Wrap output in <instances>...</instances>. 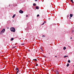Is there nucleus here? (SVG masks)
I'll return each mask as SVG.
<instances>
[{"label":"nucleus","instance_id":"9b49d317","mask_svg":"<svg viewBox=\"0 0 74 74\" xmlns=\"http://www.w3.org/2000/svg\"><path fill=\"white\" fill-rule=\"evenodd\" d=\"M19 70H18L17 71V72L16 73V74H18V72H19Z\"/></svg>","mask_w":74,"mask_h":74},{"label":"nucleus","instance_id":"f257e3e1","mask_svg":"<svg viewBox=\"0 0 74 74\" xmlns=\"http://www.w3.org/2000/svg\"><path fill=\"white\" fill-rule=\"evenodd\" d=\"M10 30L11 32H15V28L14 27H11V28H10Z\"/></svg>","mask_w":74,"mask_h":74},{"label":"nucleus","instance_id":"39448f33","mask_svg":"<svg viewBox=\"0 0 74 74\" xmlns=\"http://www.w3.org/2000/svg\"><path fill=\"white\" fill-rule=\"evenodd\" d=\"M13 40H14V38H12L11 39V41H13Z\"/></svg>","mask_w":74,"mask_h":74},{"label":"nucleus","instance_id":"dca6fc26","mask_svg":"<svg viewBox=\"0 0 74 74\" xmlns=\"http://www.w3.org/2000/svg\"><path fill=\"white\" fill-rule=\"evenodd\" d=\"M37 17H38V16H40V15H39V14H38V15H37Z\"/></svg>","mask_w":74,"mask_h":74},{"label":"nucleus","instance_id":"0eeeda50","mask_svg":"<svg viewBox=\"0 0 74 74\" xmlns=\"http://www.w3.org/2000/svg\"><path fill=\"white\" fill-rule=\"evenodd\" d=\"M70 16L71 18L73 16V14H70Z\"/></svg>","mask_w":74,"mask_h":74},{"label":"nucleus","instance_id":"2f4dec72","mask_svg":"<svg viewBox=\"0 0 74 74\" xmlns=\"http://www.w3.org/2000/svg\"><path fill=\"white\" fill-rule=\"evenodd\" d=\"M36 71H37V70H36Z\"/></svg>","mask_w":74,"mask_h":74},{"label":"nucleus","instance_id":"20e7f679","mask_svg":"<svg viewBox=\"0 0 74 74\" xmlns=\"http://www.w3.org/2000/svg\"><path fill=\"white\" fill-rule=\"evenodd\" d=\"M19 70V69H18V68H16H16L15 70L16 71H18L19 70Z\"/></svg>","mask_w":74,"mask_h":74},{"label":"nucleus","instance_id":"cd10ccee","mask_svg":"<svg viewBox=\"0 0 74 74\" xmlns=\"http://www.w3.org/2000/svg\"><path fill=\"white\" fill-rule=\"evenodd\" d=\"M42 51H43V50L42 49Z\"/></svg>","mask_w":74,"mask_h":74},{"label":"nucleus","instance_id":"c756f323","mask_svg":"<svg viewBox=\"0 0 74 74\" xmlns=\"http://www.w3.org/2000/svg\"><path fill=\"white\" fill-rule=\"evenodd\" d=\"M9 6H10V5H9Z\"/></svg>","mask_w":74,"mask_h":74},{"label":"nucleus","instance_id":"2eb2a0df","mask_svg":"<svg viewBox=\"0 0 74 74\" xmlns=\"http://www.w3.org/2000/svg\"><path fill=\"white\" fill-rule=\"evenodd\" d=\"M33 5L34 6H35V5H36V3H33Z\"/></svg>","mask_w":74,"mask_h":74},{"label":"nucleus","instance_id":"b1692460","mask_svg":"<svg viewBox=\"0 0 74 74\" xmlns=\"http://www.w3.org/2000/svg\"><path fill=\"white\" fill-rule=\"evenodd\" d=\"M35 1H37V0H35Z\"/></svg>","mask_w":74,"mask_h":74},{"label":"nucleus","instance_id":"4468645a","mask_svg":"<svg viewBox=\"0 0 74 74\" xmlns=\"http://www.w3.org/2000/svg\"><path fill=\"white\" fill-rule=\"evenodd\" d=\"M66 47H64V48H63V49H64V50H65V49H66Z\"/></svg>","mask_w":74,"mask_h":74},{"label":"nucleus","instance_id":"ddd939ff","mask_svg":"<svg viewBox=\"0 0 74 74\" xmlns=\"http://www.w3.org/2000/svg\"><path fill=\"white\" fill-rule=\"evenodd\" d=\"M70 60H68V63H70Z\"/></svg>","mask_w":74,"mask_h":74},{"label":"nucleus","instance_id":"f8f14e48","mask_svg":"<svg viewBox=\"0 0 74 74\" xmlns=\"http://www.w3.org/2000/svg\"><path fill=\"white\" fill-rule=\"evenodd\" d=\"M42 37H45V35H43L42 36Z\"/></svg>","mask_w":74,"mask_h":74},{"label":"nucleus","instance_id":"a878e982","mask_svg":"<svg viewBox=\"0 0 74 74\" xmlns=\"http://www.w3.org/2000/svg\"><path fill=\"white\" fill-rule=\"evenodd\" d=\"M72 32H74V30H73L72 31Z\"/></svg>","mask_w":74,"mask_h":74},{"label":"nucleus","instance_id":"bb28decb","mask_svg":"<svg viewBox=\"0 0 74 74\" xmlns=\"http://www.w3.org/2000/svg\"><path fill=\"white\" fill-rule=\"evenodd\" d=\"M55 57H56V58H57V56H55Z\"/></svg>","mask_w":74,"mask_h":74},{"label":"nucleus","instance_id":"5701e85b","mask_svg":"<svg viewBox=\"0 0 74 74\" xmlns=\"http://www.w3.org/2000/svg\"><path fill=\"white\" fill-rule=\"evenodd\" d=\"M15 48V47H14L12 48Z\"/></svg>","mask_w":74,"mask_h":74},{"label":"nucleus","instance_id":"a211bd4d","mask_svg":"<svg viewBox=\"0 0 74 74\" xmlns=\"http://www.w3.org/2000/svg\"><path fill=\"white\" fill-rule=\"evenodd\" d=\"M35 60V61H37V59H34L33 60Z\"/></svg>","mask_w":74,"mask_h":74},{"label":"nucleus","instance_id":"393cba45","mask_svg":"<svg viewBox=\"0 0 74 74\" xmlns=\"http://www.w3.org/2000/svg\"><path fill=\"white\" fill-rule=\"evenodd\" d=\"M26 17H27L28 16V15H27L26 16Z\"/></svg>","mask_w":74,"mask_h":74},{"label":"nucleus","instance_id":"1a4fd4ad","mask_svg":"<svg viewBox=\"0 0 74 74\" xmlns=\"http://www.w3.org/2000/svg\"><path fill=\"white\" fill-rule=\"evenodd\" d=\"M66 57H68V56H64V58H66Z\"/></svg>","mask_w":74,"mask_h":74},{"label":"nucleus","instance_id":"412c9836","mask_svg":"<svg viewBox=\"0 0 74 74\" xmlns=\"http://www.w3.org/2000/svg\"><path fill=\"white\" fill-rule=\"evenodd\" d=\"M21 45H24V44L23 43L21 44Z\"/></svg>","mask_w":74,"mask_h":74},{"label":"nucleus","instance_id":"c85d7f7f","mask_svg":"<svg viewBox=\"0 0 74 74\" xmlns=\"http://www.w3.org/2000/svg\"><path fill=\"white\" fill-rule=\"evenodd\" d=\"M69 18H70V19H71V17H70Z\"/></svg>","mask_w":74,"mask_h":74},{"label":"nucleus","instance_id":"423d86ee","mask_svg":"<svg viewBox=\"0 0 74 74\" xmlns=\"http://www.w3.org/2000/svg\"><path fill=\"white\" fill-rule=\"evenodd\" d=\"M39 9V8L38 6L36 7V9H37V10H38V9Z\"/></svg>","mask_w":74,"mask_h":74},{"label":"nucleus","instance_id":"6e6552de","mask_svg":"<svg viewBox=\"0 0 74 74\" xmlns=\"http://www.w3.org/2000/svg\"><path fill=\"white\" fill-rule=\"evenodd\" d=\"M15 14H14L12 16V18H14L15 16Z\"/></svg>","mask_w":74,"mask_h":74},{"label":"nucleus","instance_id":"aec40b11","mask_svg":"<svg viewBox=\"0 0 74 74\" xmlns=\"http://www.w3.org/2000/svg\"><path fill=\"white\" fill-rule=\"evenodd\" d=\"M36 66H38V64H36Z\"/></svg>","mask_w":74,"mask_h":74},{"label":"nucleus","instance_id":"4be33fe9","mask_svg":"<svg viewBox=\"0 0 74 74\" xmlns=\"http://www.w3.org/2000/svg\"><path fill=\"white\" fill-rule=\"evenodd\" d=\"M70 39L71 40H72V37H71V38H70Z\"/></svg>","mask_w":74,"mask_h":74},{"label":"nucleus","instance_id":"9d476101","mask_svg":"<svg viewBox=\"0 0 74 74\" xmlns=\"http://www.w3.org/2000/svg\"><path fill=\"white\" fill-rule=\"evenodd\" d=\"M66 66L67 67H69V64H67L66 65Z\"/></svg>","mask_w":74,"mask_h":74},{"label":"nucleus","instance_id":"f03ea898","mask_svg":"<svg viewBox=\"0 0 74 74\" xmlns=\"http://www.w3.org/2000/svg\"><path fill=\"white\" fill-rule=\"evenodd\" d=\"M4 32H5V29H3L1 31L0 34H2L3 33H4Z\"/></svg>","mask_w":74,"mask_h":74},{"label":"nucleus","instance_id":"7c9ffc66","mask_svg":"<svg viewBox=\"0 0 74 74\" xmlns=\"http://www.w3.org/2000/svg\"><path fill=\"white\" fill-rule=\"evenodd\" d=\"M49 19H50V18H49Z\"/></svg>","mask_w":74,"mask_h":74},{"label":"nucleus","instance_id":"f3484780","mask_svg":"<svg viewBox=\"0 0 74 74\" xmlns=\"http://www.w3.org/2000/svg\"><path fill=\"white\" fill-rule=\"evenodd\" d=\"M71 2H72V3H73V0H70Z\"/></svg>","mask_w":74,"mask_h":74},{"label":"nucleus","instance_id":"6ab92c4d","mask_svg":"<svg viewBox=\"0 0 74 74\" xmlns=\"http://www.w3.org/2000/svg\"><path fill=\"white\" fill-rule=\"evenodd\" d=\"M44 23H43L42 24H41V25H44Z\"/></svg>","mask_w":74,"mask_h":74},{"label":"nucleus","instance_id":"7ed1b4c3","mask_svg":"<svg viewBox=\"0 0 74 74\" xmlns=\"http://www.w3.org/2000/svg\"><path fill=\"white\" fill-rule=\"evenodd\" d=\"M19 12L20 13V14H23V11L21 10H20L19 11Z\"/></svg>","mask_w":74,"mask_h":74}]
</instances>
